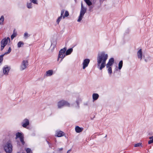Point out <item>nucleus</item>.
<instances>
[{"mask_svg":"<svg viewBox=\"0 0 153 153\" xmlns=\"http://www.w3.org/2000/svg\"><path fill=\"white\" fill-rule=\"evenodd\" d=\"M108 57V54L104 52H102L98 55L97 58V66L100 70H102L105 66L106 61Z\"/></svg>","mask_w":153,"mask_h":153,"instance_id":"1","label":"nucleus"},{"mask_svg":"<svg viewBox=\"0 0 153 153\" xmlns=\"http://www.w3.org/2000/svg\"><path fill=\"white\" fill-rule=\"evenodd\" d=\"M66 50V48L65 47L61 49L59 52L57 60L58 61L59 59L61 58V59L59 62L60 63L61 62L63 59L66 56L65 53V52Z\"/></svg>","mask_w":153,"mask_h":153,"instance_id":"2","label":"nucleus"},{"mask_svg":"<svg viewBox=\"0 0 153 153\" xmlns=\"http://www.w3.org/2000/svg\"><path fill=\"white\" fill-rule=\"evenodd\" d=\"M4 148L6 153H10L12 151V146L9 142H7L4 145Z\"/></svg>","mask_w":153,"mask_h":153,"instance_id":"3","label":"nucleus"},{"mask_svg":"<svg viewBox=\"0 0 153 153\" xmlns=\"http://www.w3.org/2000/svg\"><path fill=\"white\" fill-rule=\"evenodd\" d=\"M57 106L59 108H61L64 106L70 107V104L66 101L62 100L58 102Z\"/></svg>","mask_w":153,"mask_h":153,"instance_id":"4","label":"nucleus"},{"mask_svg":"<svg viewBox=\"0 0 153 153\" xmlns=\"http://www.w3.org/2000/svg\"><path fill=\"white\" fill-rule=\"evenodd\" d=\"M86 9L84 7L82 3L81 4V9L80 13L78 19L77 21L78 22H80L82 20L84 14L86 12Z\"/></svg>","mask_w":153,"mask_h":153,"instance_id":"5","label":"nucleus"},{"mask_svg":"<svg viewBox=\"0 0 153 153\" xmlns=\"http://www.w3.org/2000/svg\"><path fill=\"white\" fill-rule=\"evenodd\" d=\"M30 2H27L26 4L27 7L28 9H32L33 7V4H38V0H29Z\"/></svg>","mask_w":153,"mask_h":153,"instance_id":"6","label":"nucleus"},{"mask_svg":"<svg viewBox=\"0 0 153 153\" xmlns=\"http://www.w3.org/2000/svg\"><path fill=\"white\" fill-rule=\"evenodd\" d=\"M28 65V61L27 60H23L20 67V70L22 71L25 69L27 67Z\"/></svg>","mask_w":153,"mask_h":153,"instance_id":"7","label":"nucleus"},{"mask_svg":"<svg viewBox=\"0 0 153 153\" xmlns=\"http://www.w3.org/2000/svg\"><path fill=\"white\" fill-rule=\"evenodd\" d=\"M90 62V60L88 59H86L83 60L82 63V68L83 69H84L86 67H88Z\"/></svg>","mask_w":153,"mask_h":153,"instance_id":"8","label":"nucleus"},{"mask_svg":"<svg viewBox=\"0 0 153 153\" xmlns=\"http://www.w3.org/2000/svg\"><path fill=\"white\" fill-rule=\"evenodd\" d=\"M22 124L24 128H26L29 124V120L27 119H25L22 123Z\"/></svg>","mask_w":153,"mask_h":153,"instance_id":"9","label":"nucleus"},{"mask_svg":"<svg viewBox=\"0 0 153 153\" xmlns=\"http://www.w3.org/2000/svg\"><path fill=\"white\" fill-rule=\"evenodd\" d=\"M10 38L9 37H7V38H4L1 42V45L6 46L8 42V41H10Z\"/></svg>","mask_w":153,"mask_h":153,"instance_id":"10","label":"nucleus"},{"mask_svg":"<svg viewBox=\"0 0 153 153\" xmlns=\"http://www.w3.org/2000/svg\"><path fill=\"white\" fill-rule=\"evenodd\" d=\"M10 69V67H8L7 65L5 66L3 69L4 74L5 75H7Z\"/></svg>","mask_w":153,"mask_h":153,"instance_id":"11","label":"nucleus"},{"mask_svg":"<svg viewBox=\"0 0 153 153\" xmlns=\"http://www.w3.org/2000/svg\"><path fill=\"white\" fill-rule=\"evenodd\" d=\"M114 59L113 58H110L109 59L108 62L106 65V68H108V67H109V66H112L113 64L114 63Z\"/></svg>","mask_w":153,"mask_h":153,"instance_id":"12","label":"nucleus"},{"mask_svg":"<svg viewBox=\"0 0 153 153\" xmlns=\"http://www.w3.org/2000/svg\"><path fill=\"white\" fill-rule=\"evenodd\" d=\"M84 1L85 2L86 4L88 6H89L91 4H94V3H95L96 0H93L92 2L91 1V0H84Z\"/></svg>","mask_w":153,"mask_h":153,"instance_id":"13","label":"nucleus"},{"mask_svg":"<svg viewBox=\"0 0 153 153\" xmlns=\"http://www.w3.org/2000/svg\"><path fill=\"white\" fill-rule=\"evenodd\" d=\"M64 134V133L62 131H57L56 132L55 136L58 137H60L62 136Z\"/></svg>","mask_w":153,"mask_h":153,"instance_id":"14","label":"nucleus"},{"mask_svg":"<svg viewBox=\"0 0 153 153\" xmlns=\"http://www.w3.org/2000/svg\"><path fill=\"white\" fill-rule=\"evenodd\" d=\"M137 55L138 58L140 59L141 60L142 59V52L141 49H140L138 50L137 52Z\"/></svg>","mask_w":153,"mask_h":153,"instance_id":"15","label":"nucleus"},{"mask_svg":"<svg viewBox=\"0 0 153 153\" xmlns=\"http://www.w3.org/2000/svg\"><path fill=\"white\" fill-rule=\"evenodd\" d=\"M82 99L81 98L78 97L77 98L76 101V102L77 104V105L75 106L76 108H79V103L81 102Z\"/></svg>","mask_w":153,"mask_h":153,"instance_id":"16","label":"nucleus"},{"mask_svg":"<svg viewBox=\"0 0 153 153\" xmlns=\"http://www.w3.org/2000/svg\"><path fill=\"white\" fill-rule=\"evenodd\" d=\"M53 71L52 70H49L46 72L45 76H49L52 75L53 74Z\"/></svg>","mask_w":153,"mask_h":153,"instance_id":"17","label":"nucleus"},{"mask_svg":"<svg viewBox=\"0 0 153 153\" xmlns=\"http://www.w3.org/2000/svg\"><path fill=\"white\" fill-rule=\"evenodd\" d=\"M99 97V95L97 93H94L92 95L93 99L94 101L97 100Z\"/></svg>","mask_w":153,"mask_h":153,"instance_id":"18","label":"nucleus"},{"mask_svg":"<svg viewBox=\"0 0 153 153\" xmlns=\"http://www.w3.org/2000/svg\"><path fill=\"white\" fill-rule=\"evenodd\" d=\"M76 131L77 133H79L81 132L83 130V128L77 126L75 128Z\"/></svg>","mask_w":153,"mask_h":153,"instance_id":"19","label":"nucleus"},{"mask_svg":"<svg viewBox=\"0 0 153 153\" xmlns=\"http://www.w3.org/2000/svg\"><path fill=\"white\" fill-rule=\"evenodd\" d=\"M73 49L72 48H70L67 50L65 51V55H68L70 54L73 51Z\"/></svg>","mask_w":153,"mask_h":153,"instance_id":"20","label":"nucleus"},{"mask_svg":"<svg viewBox=\"0 0 153 153\" xmlns=\"http://www.w3.org/2000/svg\"><path fill=\"white\" fill-rule=\"evenodd\" d=\"M16 139L19 138H20L21 137H22L23 136L22 135V134L20 132H17L16 134Z\"/></svg>","mask_w":153,"mask_h":153,"instance_id":"21","label":"nucleus"},{"mask_svg":"<svg viewBox=\"0 0 153 153\" xmlns=\"http://www.w3.org/2000/svg\"><path fill=\"white\" fill-rule=\"evenodd\" d=\"M4 20V18L3 16H1L0 19V25H2L3 24V22Z\"/></svg>","mask_w":153,"mask_h":153,"instance_id":"22","label":"nucleus"},{"mask_svg":"<svg viewBox=\"0 0 153 153\" xmlns=\"http://www.w3.org/2000/svg\"><path fill=\"white\" fill-rule=\"evenodd\" d=\"M24 44V43L22 41L19 42L17 44V46L19 48H20L23 46Z\"/></svg>","mask_w":153,"mask_h":153,"instance_id":"23","label":"nucleus"},{"mask_svg":"<svg viewBox=\"0 0 153 153\" xmlns=\"http://www.w3.org/2000/svg\"><path fill=\"white\" fill-rule=\"evenodd\" d=\"M123 62L122 60L120 61L118 64V68L119 70H120L123 66Z\"/></svg>","mask_w":153,"mask_h":153,"instance_id":"24","label":"nucleus"},{"mask_svg":"<svg viewBox=\"0 0 153 153\" xmlns=\"http://www.w3.org/2000/svg\"><path fill=\"white\" fill-rule=\"evenodd\" d=\"M108 74L110 75L112 73V68L110 66L108 67Z\"/></svg>","mask_w":153,"mask_h":153,"instance_id":"25","label":"nucleus"},{"mask_svg":"<svg viewBox=\"0 0 153 153\" xmlns=\"http://www.w3.org/2000/svg\"><path fill=\"white\" fill-rule=\"evenodd\" d=\"M30 36V35H29L27 33L25 32L24 35V38L25 39H27Z\"/></svg>","mask_w":153,"mask_h":153,"instance_id":"26","label":"nucleus"},{"mask_svg":"<svg viewBox=\"0 0 153 153\" xmlns=\"http://www.w3.org/2000/svg\"><path fill=\"white\" fill-rule=\"evenodd\" d=\"M69 16V13L68 11H65V13L64 15L63 16V19H64L65 17H67Z\"/></svg>","mask_w":153,"mask_h":153,"instance_id":"27","label":"nucleus"},{"mask_svg":"<svg viewBox=\"0 0 153 153\" xmlns=\"http://www.w3.org/2000/svg\"><path fill=\"white\" fill-rule=\"evenodd\" d=\"M4 56V54H2L0 56V66L1 65V63L3 61V57Z\"/></svg>","mask_w":153,"mask_h":153,"instance_id":"28","label":"nucleus"},{"mask_svg":"<svg viewBox=\"0 0 153 153\" xmlns=\"http://www.w3.org/2000/svg\"><path fill=\"white\" fill-rule=\"evenodd\" d=\"M11 51V48L10 47H9L8 50V51L7 52H5L4 54H3L4 55H6V54H9Z\"/></svg>","mask_w":153,"mask_h":153,"instance_id":"29","label":"nucleus"},{"mask_svg":"<svg viewBox=\"0 0 153 153\" xmlns=\"http://www.w3.org/2000/svg\"><path fill=\"white\" fill-rule=\"evenodd\" d=\"M26 151L27 153H33L32 151L31 150L30 148H26Z\"/></svg>","mask_w":153,"mask_h":153,"instance_id":"30","label":"nucleus"},{"mask_svg":"<svg viewBox=\"0 0 153 153\" xmlns=\"http://www.w3.org/2000/svg\"><path fill=\"white\" fill-rule=\"evenodd\" d=\"M134 146L135 147H137L139 146H142V143H138L134 145Z\"/></svg>","mask_w":153,"mask_h":153,"instance_id":"31","label":"nucleus"},{"mask_svg":"<svg viewBox=\"0 0 153 153\" xmlns=\"http://www.w3.org/2000/svg\"><path fill=\"white\" fill-rule=\"evenodd\" d=\"M62 17L60 16L58 18V19L56 21V23L58 24H59L60 21H61V19H62Z\"/></svg>","mask_w":153,"mask_h":153,"instance_id":"32","label":"nucleus"},{"mask_svg":"<svg viewBox=\"0 0 153 153\" xmlns=\"http://www.w3.org/2000/svg\"><path fill=\"white\" fill-rule=\"evenodd\" d=\"M20 140L22 145H24L25 144V142L24 140V137H21L20 138Z\"/></svg>","mask_w":153,"mask_h":153,"instance_id":"33","label":"nucleus"},{"mask_svg":"<svg viewBox=\"0 0 153 153\" xmlns=\"http://www.w3.org/2000/svg\"><path fill=\"white\" fill-rule=\"evenodd\" d=\"M92 4L89 6H88L89 7V10L90 11H92V9L93 8V6H92Z\"/></svg>","mask_w":153,"mask_h":153,"instance_id":"34","label":"nucleus"},{"mask_svg":"<svg viewBox=\"0 0 153 153\" xmlns=\"http://www.w3.org/2000/svg\"><path fill=\"white\" fill-rule=\"evenodd\" d=\"M64 12H65V10L63 9L61 11V15H60V16L62 17L63 16V15L64 13Z\"/></svg>","mask_w":153,"mask_h":153,"instance_id":"35","label":"nucleus"},{"mask_svg":"<svg viewBox=\"0 0 153 153\" xmlns=\"http://www.w3.org/2000/svg\"><path fill=\"white\" fill-rule=\"evenodd\" d=\"M56 44V42H53V43L52 42H51V46L53 45V47H54Z\"/></svg>","mask_w":153,"mask_h":153,"instance_id":"36","label":"nucleus"},{"mask_svg":"<svg viewBox=\"0 0 153 153\" xmlns=\"http://www.w3.org/2000/svg\"><path fill=\"white\" fill-rule=\"evenodd\" d=\"M150 60V58L149 57H147V58L145 59L144 60L146 62H147L148 61Z\"/></svg>","mask_w":153,"mask_h":153,"instance_id":"37","label":"nucleus"},{"mask_svg":"<svg viewBox=\"0 0 153 153\" xmlns=\"http://www.w3.org/2000/svg\"><path fill=\"white\" fill-rule=\"evenodd\" d=\"M153 143V138L152 140H151L149 141H148V144H150Z\"/></svg>","mask_w":153,"mask_h":153,"instance_id":"38","label":"nucleus"},{"mask_svg":"<svg viewBox=\"0 0 153 153\" xmlns=\"http://www.w3.org/2000/svg\"><path fill=\"white\" fill-rule=\"evenodd\" d=\"M16 36V35L15 34H13L11 36V39H13Z\"/></svg>","mask_w":153,"mask_h":153,"instance_id":"39","label":"nucleus"},{"mask_svg":"<svg viewBox=\"0 0 153 153\" xmlns=\"http://www.w3.org/2000/svg\"><path fill=\"white\" fill-rule=\"evenodd\" d=\"M5 46L4 45H1V50L2 51Z\"/></svg>","mask_w":153,"mask_h":153,"instance_id":"40","label":"nucleus"},{"mask_svg":"<svg viewBox=\"0 0 153 153\" xmlns=\"http://www.w3.org/2000/svg\"><path fill=\"white\" fill-rule=\"evenodd\" d=\"M83 104L85 106H87L88 105V102H84Z\"/></svg>","mask_w":153,"mask_h":153,"instance_id":"41","label":"nucleus"},{"mask_svg":"<svg viewBox=\"0 0 153 153\" xmlns=\"http://www.w3.org/2000/svg\"><path fill=\"white\" fill-rule=\"evenodd\" d=\"M104 0H99L100 2V4H101Z\"/></svg>","mask_w":153,"mask_h":153,"instance_id":"42","label":"nucleus"},{"mask_svg":"<svg viewBox=\"0 0 153 153\" xmlns=\"http://www.w3.org/2000/svg\"><path fill=\"white\" fill-rule=\"evenodd\" d=\"M63 149V148H59L58 149V150L59 151H62V150Z\"/></svg>","mask_w":153,"mask_h":153,"instance_id":"43","label":"nucleus"},{"mask_svg":"<svg viewBox=\"0 0 153 153\" xmlns=\"http://www.w3.org/2000/svg\"><path fill=\"white\" fill-rule=\"evenodd\" d=\"M71 149L69 150L67 152V153H69L71 151Z\"/></svg>","mask_w":153,"mask_h":153,"instance_id":"44","label":"nucleus"},{"mask_svg":"<svg viewBox=\"0 0 153 153\" xmlns=\"http://www.w3.org/2000/svg\"><path fill=\"white\" fill-rule=\"evenodd\" d=\"M153 138V136H152L149 137V139L152 140Z\"/></svg>","mask_w":153,"mask_h":153,"instance_id":"45","label":"nucleus"},{"mask_svg":"<svg viewBox=\"0 0 153 153\" xmlns=\"http://www.w3.org/2000/svg\"><path fill=\"white\" fill-rule=\"evenodd\" d=\"M47 143H48V144L49 145V146L50 147H51V146L50 145H49V143L48 142V141H47Z\"/></svg>","mask_w":153,"mask_h":153,"instance_id":"46","label":"nucleus"},{"mask_svg":"<svg viewBox=\"0 0 153 153\" xmlns=\"http://www.w3.org/2000/svg\"><path fill=\"white\" fill-rule=\"evenodd\" d=\"M106 136H105V137H106Z\"/></svg>","mask_w":153,"mask_h":153,"instance_id":"47","label":"nucleus"},{"mask_svg":"<svg viewBox=\"0 0 153 153\" xmlns=\"http://www.w3.org/2000/svg\"><path fill=\"white\" fill-rule=\"evenodd\" d=\"M17 153H20V152H18Z\"/></svg>","mask_w":153,"mask_h":153,"instance_id":"48","label":"nucleus"},{"mask_svg":"<svg viewBox=\"0 0 153 153\" xmlns=\"http://www.w3.org/2000/svg\"><path fill=\"white\" fill-rule=\"evenodd\" d=\"M22 153H24V152H22Z\"/></svg>","mask_w":153,"mask_h":153,"instance_id":"49","label":"nucleus"}]
</instances>
